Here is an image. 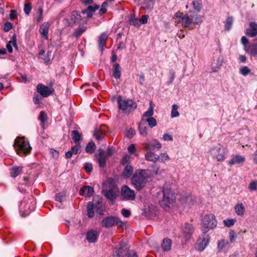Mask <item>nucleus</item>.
Segmentation results:
<instances>
[{"instance_id":"nucleus-14","label":"nucleus","mask_w":257,"mask_h":257,"mask_svg":"<svg viewBox=\"0 0 257 257\" xmlns=\"http://www.w3.org/2000/svg\"><path fill=\"white\" fill-rule=\"evenodd\" d=\"M245 160V159L244 156L239 155H234L231 156L230 160L228 161L227 164L230 166L234 165L240 166L244 162Z\"/></svg>"},{"instance_id":"nucleus-43","label":"nucleus","mask_w":257,"mask_h":257,"mask_svg":"<svg viewBox=\"0 0 257 257\" xmlns=\"http://www.w3.org/2000/svg\"><path fill=\"white\" fill-rule=\"evenodd\" d=\"M236 221V220L235 219H226L223 220V224L225 226L227 227H230L231 226H232L235 222Z\"/></svg>"},{"instance_id":"nucleus-3","label":"nucleus","mask_w":257,"mask_h":257,"mask_svg":"<svg viewBox=\"0 0 257 257\" xmlns=\"http://www.w3.org/2000/svg\"><path fill=\"white\" fill-rule=\"evenodd\" d=\"M217 221L215 215L212 213H207L201 217L200 229L203 234H206L210 229L215 228Z\"/></svg>"},{"instance_id":"nucleus-59","label":"nucleus","mask_w":257,"mask_h":257,"mask_svg":"<svg viewBox=\"0 0 257 257\" xmlns=\"http://www.w3.org/2000/svg\"><path fill=\"white\" fill-rule=\"evenodd\" d=\"M13 28V24L9 22H7L5 23L4 26V30L5 32L9 31Z\"/></svg>"},{"instance_id":"nucleus-50","label":"nucleus","mask_w":257,"mask_h":257,"mask_svg":"<svg viewBox=\"0 0 257 257\" xmlns=\"http://www.w3.org/2000/svg\"><path fill=\"white\" fill-rule=\"evenodd\" d=\"M165 172V170L161 169L158 166H154L153 167V174L155 175H162Z\"/></svg>"},{"instance_id":"nucleus-11","label":"nucleus","mask_w":257,"mask_h":257,"mask_svg":"<svg viewBox=\"0 0 257 257\" xmlns=\"http://www.w3.org/2000/svg\"><path fill=\"white\" fill-rule=\"evenodd\" d=\"M174 18L177 19L178 22L181 23L182 25L185 27H190L192 24L190 16L184 15L179 12L175 14Z\"/></svg>"},{"instance_id":"nucleus-12","label":"nucleus","mask_w":257,"mask_h":257,"mask_svg":"<svg viewBox=\"0 0 257 257\" xmlns=\"http://www.w3.org/2000/svg\"><path fill=\"white\" fill-rule=\"evenodd\" d=\"M37 91L42 97H47L53 93L54 90L52 87L39 84L37 86Z\"/></svg>"},{"instance_id":"nucleus-26","label":"nucleus","mask_w":257,"mask_h":257,"mask_svg":"<svg viewBox=\"0 0 257 257\" xmlns=\"http://www.w3.org/2000/svg\"><path fill=\"white\" fill-rule=\"evenodd\" d=\"M158 155L155 154L154 152L151 151H148L145 154V158L147 160L149 161H151L153 162H156L158 161Z\"/></svg>"},{"instance_id":"nucleus-24","label":"nucleus","mask_w":257,"mask_h":257,"mask_svg":"<svg viewBox=\"0 0 257 257\" xmlns=\"http://www.w3.org/2000/svg\"><path fill=\"white\" fill-rule=\"evenodd\" d=\"M113 76L116 79H119L121 76V68L117 63L113 64Z\"/></svg>"},{"instance_id":"nucleus-7","label":"nucleus","mask_w":257,"mask_h":257,"mask_svg":"<svg viewBox=\"0 0 257 257\" xmlns=\"http://www.w3.org/2000/svg\"><path fill=\"white\" fill-rule=\"evenodd\" d=\"M123 224V222L119 217L112 215L104 217L101 222L102 226L105 228L111 227L114 225L122 227Z\"/></svg>"},{"instance_id":"nucleus-32","label":"nucleus","mask_w":257,"mask_h":257,"mask_svg":"<svg viewBox=\"0 0 257 257\" xmlns=\"http://www.w3.org/2000/svg\"><path fill=\"white\" fill-rule=\"evenodd\" d=\"M134 169L132 166L130 165H126L123 172L122 175L124 177L128 178L133 174Z\"/></svg>"},{"instance_id":"nucleus-21","label":"nucleus","mask_w":257,"mask_h":257,"mask_svg":"<svg viewBox=\"0 0 257 257\" xmlns=\"http://www.w3.org/2000/svg\"><path fill=\"white\" fill-rule=\"evenodd\" d=\"M245 51L251 55L257 56V43L252 44L246 47Z\"/></svg>"},{"instance_id":"nucleus-49","label":"nucleus","mask_w":257,"mask_h":257,"mask_svg":"<svg viewBox=\"0 0 257 257\" xmlns=\"http://www.w3.org/2000/svg\"><path fill=\"white\" fill-rule=\"evenodd\" d=\"M29 203H30V206L28 207V209H27V211H28V213L33 210L35 207V202L34 198L33 197H31V198H30L29 199ZM27 209V207H26L25 209Z\"/></svg>"},{"instance_id":"nucleus-56","label":"nucleus","mask_w":257,"mask_h":257,"mask_svg":"<svg viewBox=\"0 0 257 257\" xmlns=\"http://www.w3.org/2000/svg\"><path fill=\"white\" fill-rule=\"evenodd\" d=\"M135 131L134 129L132 128H129L125 132L126 136L128 138H132L134 137L135 134Z\"/></svg>"},{"instance_id":"nucleus-10","label":"nucleus","mask_w":257,"mask_h":257,"mask_svg":"<svg viewBox=\"0 0 257 257\" xmlns=\"http://www.w3.org/2000/svg\"><path fill=\"white\" fill-rule=\"evenodd\" d=\"M210 241V236L209 235H201L199 237L195 244V248L199 251H202L207 246Z\"/></svg>"},{"instance_id":"nucleus-48","label":"nucleus","mask_w":257,"mask_h":257,"mask_svg":"<svg viewBox=\"0 0 257 257\" xmlns=\"http://www.w3.org/2000/svg\"><path fill=\"white\" fill-rule=\"evenodd\" d=\"M248 188L250 192L257 191V180L251 181L249 183Z\"/></svg>"},{"instance_id":"nucleus-36","label":"nucleus","mask_w":257,"mask_h":257,"mask_svg":"<svg viewBox=\"0 0 257 257\" xmlns=\"http://www.w3.org/2000/svg\"><path fill=\"white\" fill-rule=\"evenodd\" d=\"M81 18V16L76 11H73L71 15V23H75L78 22Z\"/></svg>"},{"instance_id":"nucleus-15","label":"nucleus","mask_w":257,"mask_h":257,"mask_svg":"<svg viewBox=\"0 0 257 257\" xmlns=\"http://www.w3.org/2000/svg\"><path fill=\"white\" fill-rule=\"evenodd\" d=\"M144 145L145 146V148L148 150L155 149L159 150L162 147L161 143L156 139H153L149 142L145 143L144 144Z\"/></svg>"},{"instance_id":"nucleus-6","label":"nucleus","mask_w":257,"mask_h":257,"mask_svg":"<svg viewBox=\"0 0 257 257\" xmlns=\"http://www.w3.org/2000/svg\"><path fill=\"white\" fill-rule=\"evenodd\" d=\"M209 153L212 158L218 162H223L226 159L225 149L220 145L212 147Z\"/></svg>"},{"instance_id":"nucleus-42","label":"nucleus","mask_w":257,"mask_h":257,"mask_svg":"<svg viewBox=\"0 0 257 257\" xmlns=\"http://www.w3.org/2000/svg\"><path fill=\"white\" fill-rule=\"evenodd\" d=\"M158 156V160L162 163H165L170 159L169 155L166 153H161Z\"/></svg>"},{"instance_id":"nucleus-35","label":"nucleus","mask_w":257,"mask_h":257,"mask_svg":"<svg viewBox=\"0 0 257 257\" xmlns=\"http://www.w3.org/2000/svg\"><path fill=\"white\" fill-rule=\"evenodd\" d=\"M126 251L123 248H119L115 250L113 253V257H124Z\"/></svg>"},{"instance_id":"nucleus-1","label":"nucleus","mask_w":257,"mask_h":257,"mask_svg":"<svg viewBox=\"0 0 257 257\" xmlns=\"http://www.w3.org/2000/svg\"><path fill=\"white\" fill-rule=\"evenodd\" d=\"M153 177L151 170L139 169L136 171L131 181L132 184L138 190H141Z\"/></svg>"},{"instance_id":"nucleus-58","label":"nucleus","mask_w":257,"mask_h":257,"mask_svg":"<svg viewBox=\"0 0 257 257\" xmlns=\"http://www.w3.org/2000/svg\"><path fill=\"white\" fill-rule=\"evenodd\" d=\"M80 145L79 144H77L75 146L71 148V151L72 152V153L74 154V155L77 154L80 149Z\"/></svg>"},{"instance_id":"nucleus-52","label":"nucleus","mask_w":257,"mask_h":257,"mask_svg":"<svg viewBox=\"0 0 257 257\" xmlns=\"http://www.w3.org/2000/svg\"><path fill=\"white\" fill-rule=\"evenodd\" d=\"M239 72L242 75L246 76L250 73V70L247 66H243L240 68Z\"/></svg>"},{"instance_id":"nucleus-2","label":"nucleus","mask_w":257,"mask_h":257,"mask_svg":"<svg viewBox=\"0 0 257 257\" xmlns=\"http://www.w3.org/2000/svg\"><path fill=\"white\" fill-rule=\"evenodd\" d=\"M102 192L105 197L113 201L119 194V189L114 180L109 178L102 184Z\"/></svg>"},{"instance_id":"nucleus-54","label":"nucleus","mask_w":257,"mask_h":257,"mask_svg":"<svg viewBox=\"0 0 257 257\" xmlns=\"http://www.w3.org/2000/svg\"><path fill=\"white\" fill-rule=\"evenodd\" d=\"M144 4L147 9L151 10L153 8L154 1L153 0H145Z\"/></svg>"},{"instance_id":"nucleus-19","label":"nucleus","mask_w":257,"mask_h":257,"mask_svg":"<svg viewBox=\"0 0 257 257\" xmlns=\"http://www.w3.org/2000/svg\"><path fill=\"white\" fill-rule=\"evenodd\" d=\"M50 27V24L48 22H44L40 26L39 29V32L41 35L45 39H48V34L49 31V28Z\"/></svg>"},{"instance_id":"nucleus-28","label":"nucleus","mask_w":257,"mask_h":257,"mask_svg":"<svg viewBox=\"0 0 257 257\" xmlns=\"http://www.w3.org/2000/svg\"><path fill=\"white\" fill-rule=\"evenodd\" d=\"M107 35L106 33L102 34L99 38V47L100 49L102 51L104 47L105 46V42L107 39Z\"/></svg>"},{"instance_id":"nucleus-30","label":"nucleus","mask_w":257,"mask_h":257,"mask_svg":"<svg viewBox=\"0 0 257 257\" xmlns=\"http://www.w3.org/2000/svg\"><path fill=\"white\" fill-rule=\"evenodd\" d=\"M22 167H19V166H15L13 167L11 169V176L15 178L17 177L20 173L22 172Z\"/></svg>"},{"instance_id":"nucleus-23","label":"nucleus","mask_w":257,"mask_h":257,"mask_svg":"<svg viewBox=\"0 0 257 257\" xmlns=\"http://www.w3.org/2000/svg\"><path fill=\"white\" fill-rule=\"evenodd\" d=\"M228 244V241L225 239H222L219 240L217 243V247L218 251L222 252L225 251Z\"/></svg>"},{"instance_id":"nucleus-53","label":"nucleus","mask_w":257,"mask_h":257,"mask_svg":"<svg viewBox=\"0 0 257 257\" xmlns=\"http://www.w3.org/2000/svg\"><path fill=\"white\" fill-rule=\"evenodd\" d=\"M32 10V6L30 3L25 4L24 5V11L26 15H29Z\"/></svg>"},{"instance_id":"nucleus-37","label":"nucleus","mask_w":257,"mask_h":257,"mask_svg":"<svg viewBox=\"0 0 257 257\" xmlns=\"http://www.w3.org/2000/svg\"><path fill=\"white\" fill-rule=\"evenodd\" d=\"M129 22L131 25L135 27H139L140 26V22L139 19L135 17L134 15H131L129 19Z\"/></svg>"},{"instance_id":"nucleus-45","label":"nucleus","mask_w":257,"mask_h":257,"mask_svg":"<svg viewBox=\"0 0 257 257\" xmlns=\"http://www.w3.org/2000/svg\"><path fill=\"white\" fill-rule=\"evenodd\" d=\"M144 121L147 122L149 126L151 128L157 125V121L154 117L147 118Z\"/></svg>"},{"instance_id":"nucleus-4","label":"nucleus","mask_w":257,"mask_h":257,"mask_svg":"<svg viewBox=\"0 0 257 257\" xmlns=\"http://www.w3.org/2000/svg\"><path fill=\"white\" fill-rule=\"evenodd\" d=\"M163 198L161 201V206L167 210L172 207L175 203V194L170 188L164 187L163 190Z\"/></svg>"},{"instance_id":"nucleus-9","label":"nucleus","mask_w":257,"mask_h":257,"mask_svg":"<svg viewBox=\"0 0 257 257\" xmlns=\"http://www.w3.org/2000/svg\"><path fill=\"white\" fill-rule=\"evenodd\" d=\"M195 228L190 223H185L181 227V236L186 241H189L192 238Z\"/></svg>"},{"instance_id":"nucleus-51","label":"nucleus","mask_w":257,"mask_h":257,"mask_svg":"<svg viewBox=\"0 0 257 257\" xmlns=\"http://www.w3.org/2000/svg\"><path fill=\"white\" fill-rule=\"evenodd\" d=\"M236 237L237 235L234 230H231L229 232V238L231 242H235Z\"/></svg>"},{"instance_id":"nucleus-38","label":"nucleus","mask_w":257,"mask_h":257,"mask_svg":"<svg viewBox=\"0 0 257 257\" xmlns=\"http://www.w3.org/2000/svg\"><path fill=\"white\" fill-rule=\"evenodd\" d=\"M154 114V107L152 105V102L150 103V106L147 111H146L143 114V119H144L145 117L149 118L152 117V115Z\"/></svg>"},{"instance_id":"nucleus-46","label":"nucleus","mask_w":257,"mask_h":257,"mask_svg":"<svg viewBox=\"0 0 257 257\" xmlns=\"http://www.w3.org/2000/svg\"><path fill=\"white\" fill-rule=\"evenodd\" d=\"M233 23V18L232 17H228L225 21V27L226 30H229Z\"/></svg>"},{"instance_id":"nucleus-25","label":"nucleus","mask_w":257,"mask_h":257,"mask_svg":"<svg viewBox=\"0 0 257 257\" xmlns=\"http://www.w3.org/2000/svg\"><path fill=\"white\" fill-rule=\"evenodd\" d=\"M190 17L191 21L193 24L200 25L202 22L201 17L195 12L192 13L190 15Z\"/></svg>"},{"instance_id":"nucleus-29","label":"nucleus","mask_w":257,"mask_h":257,"mask_svg":"<svg viewBox=\"0 0 257 257\" xmlns=\"http://www.w3.org/2000/svg\"><path fill=\"white\" fill-rule=\"evenodd\" d=\"M139 130L140 134L143 136H146L147 135V127L146 126L145 121L144 119H142V121L140 122Z\"/></svg>"},{"instance_id":"nucleus-8","label":"nucleus","mask_w":257,"mask_h":257,"mask_svg":"<svg viewBox=\"0 0 257 257\" xmlns=\"http://www.w3.org/2000/svg\"><path fill=\"white\" fill-rule=\"evenodd\" d=\"M117 101L119 108L126 112L133 111L137 108V103L131 99H122L119 96Z\"/></svg>"},{"instance_id":"nucleus-55","label":"nucleus","mask_w":257,"mask_h":257,"mask_svg":"<svg viewBox=\"0 0 257 257\" xmlns=\"http://www.w3.org/2000/svg\"><path fill=\"white\" fill-rule=\"evenodd\" d=\"M85 31V29L82 27L78 28L74 32V35L76 37H79Z\"/></svg>"},{"instance_id":"nucleus-17","label":"nucleus","mask_w":257,"mask_h":257,"mask_svg":"<svg viewBox=\"0 0 257 257\" xmlns=\"http://www.w3.org/2000/svg\"><path fill=\"white\" fill-rule=\"evenodd\" d=\"M99 232L94 230L88 231L86 234V239L89 242L94 243L98 238Z\"/></svg>"},{"instance_id":"nucleus-41","label":"nucleus","mask_w":257,"mask_h":257,"mask_svg":"<svg viewBox=\"0 0 257 257\" xmlns=\"http://www.w3.org/2000/svg\"><path fill=\"white\" fill-rule=\"evenodd\" d=\"M178 106L176 104H173L172 106V110L171 116L172 118H174L179 116V113L178 111Z\"/></svg>"},{"instance_id":"nucleus-60","label":"nucleus","mask_w":257,"mask_h":257,"mask_svg":"<svg viewBox=\"0 0 257 257\" xmlns=\"http://www.w3.org/2000/svg\"><path fill=\"white\" fill-rule=\"evenodd\" d=\"M108 6V4L107 2H104L101 7L100 10H99V13L100 14H104L106 12V8Z\"/></svg>"},{"instance_id":"nucleus-63","label":"nucleus","mask_w":257,"mask_h":257,"mask_svg":"<svg viewBox=\"0 0 257 257\" xmlns=\"http://www.w3.org/2000/svg\"><path fill=\"white\" fill-rule=\"evenodd\" d=\"M98 9L99 6L98 5H94L93 6H89L87 9V11L93 12Z\"/></svg>"},{"instance_id":"nucleus-57","label":"nucleus","mask_w":257,"mask_h":257,"mask_svg":"<svg viewBox=\"0 0 257 257\" xmlns=\"http://www.w3.org/2000/svg\"><path fill=\"white\" fill-rule=\"evenodd\" d=\"M38 12L39 13V17L37 19V22L38 23H40L42 21L43 18V10L42 8H39L38 10Z\"/></svg>"},{"instance_id":"nucleus-18","label":"nucleus","mask_w":257,"mask_h":257,"mask_svg":"<svg viewBox=\"0 0 257 257\" xmlns=\"http://www.w3.org/2000/svg\"><path fill=\"white\" fill-rule=\"evenodd\" d=\"M246 34L250 37L257 36V24L254 22L249 24V27L246 30Z\"/></svg>"},{"instance_id":"nucleus-5","label":"nucleus","mask_w":257,"mask_h":257,"mask_svg":"<svg viewBox=\"0 0 257 257\" xmlns=\"http://www.w3.org/2000/svg\"><path fill=\"white\" fill-rule=\"evenodd\" d=\"M14 147L17 154L21 156L29 154L32 149L29 142L26 141L24 137L17 138Z\"/></svg>"},{"instance_id":"nucleus-20","label":"nucleus","mask_w":257,"mask_h":257,"mask_svg":"<svg viewBox=\"0 0 257 257\" xmlns=\"http://www.w3.org/2000/svg\"><path fill=\"white\" fill-rule=\"evenodd\" d=\"M93 192V188L89 186L82 187L80 190V194L86 197L90 196Z\"/></svg>"},{"instance_id":"nucleus-33","label":"nucleus","mask_w":257,"mask_h":257,"mask_svg":"<svg viewBox=\"0 0 257 257\" xmlns=\"http://www.w3.org/2000/svg\"><path fill=\"white\" fill-rule=\"evenodd\" d=\"M71 137L72 140L75 143L79 144V142L81 138V135L77 131H73L71 133Z\"/></svg>"},{"instance_id":"nucleus-34","label":"nucleus","mask_w":257,"mask_h":257,"mask_svg":"<svg viewBox=\"0 0 257 257\" xmlns=\"http://www.w3.org/2000/svg\"><path fill=\"white\" fill-rule=\"evenodd\" d=\"M105 133L101 130L97 128L95 129L94 133V136L97 140H100L104 137Z\"/></svg>"},{"instance_id":"nucleus-31","label":"nucleus","mask_w":257,"mask_h":257,"mask_svg":"<svg viewBox=\"0 0 257 257\" xmlns=\"http://www.w3.org/2000/svg\"><path fill=\"white\" fill-rule=\"evenodd\" d=\"M172 241L169 238H165L163 240L162 247L165 251H168L171 248Z\"/></svg>"},{"instance_id":"nucleus-13","label":"nucleus","mask_w":257,"mask_h":257,"mask_svg":"<svg viewBox=\"0 0 257 257\" xmlns=\"http://www.w3.org/2000/svg\"><path fill=\"white\" fill-rule=\"evenodd\" d=\"M121 195L125 199L130 200H134L136 196L134 191L131 189L127 186H124L122 187Z\"/></svg>"},{"instance_id":"nucleus-47","label":"nucleus","mask_w":257,"mask_h":257,"mask_svg":"<svg viewBox=\"0 0 257 257\" xmlns=\"http://www.w3.org/2000/svg\"><path fill=\"white\" fill-rule=\"evenodd\" d=\"M191 4L193 9L197 12H199L202 9V5L199 2L193 1Z\"/></svg>"},{"instance_id":"nucleus-44","label":"nucleus","mask_w":257,"mask_h":257,"mask_svg":"<svg viewBox=\"0 0 257 257\" xmlns=\"http://www.w3.org/2000/svg\"><path fill=\"white\" fill-rule=\"evenodd\" d=\"M39 119L41 121L42 124V126L44 127V125L45 122L47 121V115L44 111H41L39 117Z\"/></svg>"},{"instance_id":"nucleus-22","label":"nucleus","mask_w":257,"mask_h":257,"mask_svg":"<svg viewBox=\"0 0 257 257\" xmlns=\"http://www.w3.org/2000/svg\"><path fill=\"white\" fill-rule=\"evenodd\" d=\"M234 210L238 216H243L244 214L245 209L242 203H238L234 206Z\"/></svg>"},{"instance_id":"nucleus-39","label":"nucleus","mask_w":257,"mask_h":257,"mask_svg":"<svg viewBox=\"0 0 257 257\" xmlns=\"http://www.w3.org/2000/svg\"><path fill=\"white\" fill-rule=\"evenodd\" d=\"M94 208V204L92 202H89L88 203L87 209V215L89 217L92 218L94 215V211H93Z\"/></svg>"},{"instance_id":"nucleus-64","label":"nucleus","mask_w":257,"mask_h":257,"mask_svg":"<svg viewBox=\"0 0 257 257\" xmlns=\"http://www.w3.org/2000/svg\"><path fill=\"white\" fill-rule=\"evenodd\" d=\"M121 212L122 215L125 217H127L131 215L130 211L125 209H122Z\"/></svg>"},{"instance_id":"nucleus-16","label":"nucleus","mask_w":257,"mask_h":257,"mask_svg":"<svg viewBox=\"0 0 257 257\" xmlns=\"http://www.w3.org/2000/svg\"><path fill=\"white\" fill-rule=\"evenodd\" d=\"M97 162L100 167H104L106 164V155L105 152L102 149L98 150V154L95 155Z\"/></svg>"},{"instance_id":"nucleus-40","label":"nucleus","mask_w":257,"mask_h":257,"mask_svg":"<svg viewBox=\"0 0 257 257\" xmlns=\"http://www.w3.org/2000/svg\"><path fill=\"white\" fill-rule=\"evenodd\" d=\"M96 146L95 144L91 142L89 143L86 147L85 151L87 153L92 154L95 150Z\"/></svg>"},{"instance_id":"nucleus-62","label":"nucleus","mask_w":257,"mask_h":257,"mask_svg":"<svg viewBox=\"0 0 257 257\" xmlns=\"http://www.w3.org/2000/svg\"><path fill=\"white\" fill-rule=\"evenodd\" d=\"M149 16L148 15H143L140 19H139L140 22V25L146 24L148 22Z\"/></svg>"},{"instance_id":"nucleus-27","label":"nucleus","mask_w":257,"mask_h":257,"mask_svg":"<svg viewBox=\"0 0 257 257\" xmlns=\"http://www.w3.org/2000/svg\"><path fill=\"white\" fill-rule=\"evenodd\" d=\"M13 46L16 49H18L16 37L15 35L13 36L11 41L7 44L6 47L9 52L12 53L13 52Z\"/></svg>"},{"instance_id":"nucleus-61","label":"nucleus","mask_w":257,"mask_h":257,"mask_svg":"<svg viewBox=\"0 0 257 257\" xmlns=\"http://www.w3.org/2000/svg\"><path fill=\"white\" fill-rule=\"evenodd\" d=\"M84 169L86 172L89 173L92 170V165L91 163H87L84 165Z\"/></svg>"}]
</instances>
